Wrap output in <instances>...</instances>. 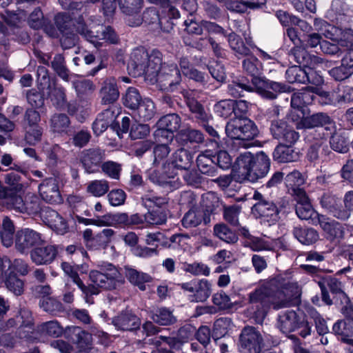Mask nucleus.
I'll list each match as a JSON object with an SVG mask.
<instances>
[{
	"label": "nucleus",
	"mask_w": 353,
	"mask_h": 353,
	"mask_svg": "<svg viewBox=\"0 0 353 353\" xmlns=\"http://www.w3.org/2000/svg\"><path fill=\"white\" fill-rule=\"evenodd\" d=\"M37 81L39 90L46 92V89H50L51 85L54 83L52 82L48 75V70L45 66H39L37 68Z\"/></svg>",
	"instance_id": "603ef678"
},
{
	"label": "nucleus",
	"mask_w": 353,
	"mask_h": 353,
	"mask_svg": "<svg viewBox=\"0 0 353 353\" xmlns=\"http://www.w3.org/2000/svg\"><path fill=\"white\" fill-rule=\"evenodd\" d=\"M141 96L134 88H129L124 98V105L130 109H137L141 104Z\"/></svg>",
	"instance_id": "09e8293b"
},
{
	"label": "nucleus",
	"mask_w": 353,
	"mask_h": 353,
	"mask_svg": "<svg viewBox=\"0 0 353 353\" xmlns=\"http://www.w3.org/2000/svg\"><path fill=\"white\" fill-rule=\"evenodd\" d=\"M330 143L332 149L337 152L345 153L348 151V141L340 134L332 135Z\"/></svg>",
	"instance_id": "4d7b16f0"
},
{
	"label": "nucleus",
	"mask_w": 353,
	"mask_h": 353,
	"mask_svg": "<svg viewBox=\"0 0 353 353\" xmlns=\"http://www.w3.org/2000/svg\"><path fill=\"white\" fill-rule=\"evenodd\" d=\"M46 93L50 96L51 100L57 105L62 106L66 101L65 90L63 88L52 83L50 89H46Z\"/></svg>",
	"instance_id": "a18cd8bd"
},
{
	"label": "nucleus",
	"mask_w": 353,
	"mask_h": 353,
	"mask_svg": "<svg viewBox=\"0 0 353 353\" xmlns=\"http://www.w3.org/2000/svg\"><path fill=\"white\" fill-rule=\"evenodd\" d=\"M65 336L77 344L78 353H89L92 348V336L79 327H68Z\"/></svg>",
	"instance_id": "dca6fc26"
},
{
	"label": "nucleus",
	"mask_w": 353,
	"mask_h": 353,
	"mask_svg": "<svg viewBox=\"0 0 353 353\" xmlns=\"http://www.w3.org/2000/svg\"><path fill=\"white\" fill-rule=\"evenodd\" d=\"M52 67L58 75L65 81L69 80V74L64 63V58L61 54H57L52 61Z\"/></svg>",
	"instance_id": "6e6d98bb"
},
{
	"label": "nucleus",
	"mask_w": 353,
	"mask_h": 353,
	"mask_svg": "<svg viewBox=\"0 0 353 353\" xmlns=\"http://www.w3.org/2000/svg\"><path fill=\"white\" fill-rule=\"evenodd\" d=\"M24 213L36 214L42 212L41 202L37 196L32 193H28L24 200Z\"/></svg>",
	"instance_id": "79ce46f5"
},
{
	"label": "nucleus",
	"mask_w": 353,
	"mask_h": 353,
	"mask_svg": "<svg viewBox=\"0 0 353 353\" xmlns=\"http://www.w3.org/2000/svg\"><path fill=\"white\" fill-rule=\"evenodd\" d=\"M214 112L220 117H227L234 109V101L232 100H222L214 105Z\"/></svg>",
	"instance_id": "0e129e2a"
},
{
	"label": "nucleus",
	"mask_w": 353,
	"mask_h": 353,
	"mask_svg": "<svg viewBox=\"0 0 353 353\" xmlns=\"http://www.w3.org/2000/svg\"><path fill=\"white\" fill-rule=\"evenodd\" d=\"M184 96L187 98V104L190 111L195 114L196 117L202 121L208 120V114L205 112L201 105L193 98L190 97L188 92L184 94Z\"/></svg>",
	"instance_id": "5fc2aeb1"
},
{
	"label": "nucleus",
	"mask_w": 353,
	"mask_h": 353,
	"mask_svg": "<svg viewBox=\"0 0 353 353\" xmlns=\"http://www.w3.org/2000/svg\"><path fill=\"white\" fill-rule=\"evenodd\" d=\"M285 182L289 191H292L291 194L294 198L296 197V190L305 192L300 188V186L304 183V179L301 174L297 170H294L288 174L285 179Z\"/></svg>",
	"instance_id": "72a5a7b5"
},
{
	"label": "nucleus",
	"mask_w": 353,
	"mask_h": 353,
	"mask_svg": "<svg viewBox=\"0 0 353 353\" xmlns=\"http://www.w3.org/2000/svg\"><path fill=\"white\" fill-rule=\"evenodd\" d=\"M228 43L232 49L240 55H248L250 49L238 38L236 34L232 32L228 35Z\"/></svg>",
	"instance_id": "864d4df0"
},
{
	"label": "nucleus",
	"mask_w": 353,
	"mask_h": 353,
	"mask_svg": "<svg viewBox=\"0 0 353 353\" xmlns=\"http://www.w3.org/2000/svg\"><path fill=\"white\" fill-rule=\"evenodd\" d=\"M319 95L325 97L327 101L325 103L337 104L347 103L353 101V88L348 86H340L336 90L331 93L321 91Z\"/></svg>",
	"instance_id": "5701e85b"
},
{
	"label": "nucleus",
	"mask_w": 353,
	"mask_h": 353,
	"mask_svg": "<svg viewBox=\"0 0 353 353\" xmlns=\"http://www.w3.org/2000/svg\"><path fill=\"white\" fill-rule=\"evenodd\" d=\"M102 271L92 270L90 272L89 277L91 283L88 286H85L83 283V288H81V290L86 297L98 294L100 289H115L124 282L122 274L113 265L107 264Z\"/></svg>",
	"instance_id": "39448f33"
},
{
	"label": "nucleus",
	"mask_w": 353,
	"mask_h": 353,
	"mask_svg": "<svg viewBox=\"0 0 353 353\" xmlns=\"http://www.w3.org/2000/svg\"><path fill=\"white\" fill-rule=\"evenodd\" d=\"M319 225L327 239L333 240L343 236V226L337 221L331 220L324 215L319 218L317 225Z\"/></svg>",
	"instance_id": "b1692460"
},
{
	"label": "nucleus",
	"mask_w": 353,
	"mask_h": 353,
	"mask_svg": "<svg viewBox=\"0 0 353 353\" xmlns=\"http://www.w3.org/2000/svg\"><path fill=\"white\" fill-rule=\"evenodd\" d=\"M100 94L103 104L113 103L118 99L119 92L114 78H108L103 81Z\"/></svg>",
	"instance_id": "cd10ccee"
},
{
	"label": "nucleus",
	"mask_w": 353,
	"mask_h": 353,
	"mask_svg": "<svg viewBox=\"0 0 353 353\" xmlns=\"http://www.w3.org/2000/svg\"><path fill=\"white\" fill-rule=\"evenodd\" d=\"M244 70L252 76V84L256 92L263 98L274 99L281 92L288 91L287 85L279 82L258 77L261 66L258 59L254 57L245 59L243 62Z\"/></svg>",
	"instance_id": "20e7f679"
},
{
	"label": "nucleus",
	"mask_w": 353,
	"mask_h": 353,
	"mask_svg": "<svg viewBox=\"0 0 353 353\" xmlns=\"http://www.w3.org/2000/svg\"><path fill=\"white\" fill-rule=\"evenodd\" d=\"M203 221L205 224L210 223V215L207 216V212L202 208H194L185 214L181 222L184 228H191L198 226Z\"/></svg>",
	"instance_id": "393cba45"
},
{
	"label": "nucleus",
	"mask_w": 353,
	"mask_h": 353,
	"mask_svg": "<svg viewBox=\"0 0 353 353\" xmlns=\"http://www.w3.org/2000/svg\"><path fill=\"white\" fill-rule=\"evenodd\" d=\"M225 132L232 140L230 143L232 150L239 148H247L251 144L249 142L255 138L259 130L254 123L248 118H236L228 123Z\"/></svg>",
	"instance_id": "423d86ee"
},
{
	"label": "nucleus",
	"mask_w": 353,
	"mask_h": 353,
	"mask_svg": "<svg viewBox=\"0 0 353 353\" xmlns=\"http://www.w3.org/2000/svg\"><path fill=\"white\" fill-rule=\"evenodd\" d=\"M293 233L296 239L304 245L312 244L316 242L319 239L317 232L312 228L304 229L301 228H295Z\"/></svg>",
	"instance_id": "473e14b6"
},
{
	"label": "nucleus",
	"mask_w": 353,
	"mask_h": 353,
	"mask_svg": "<svg viewBox=\"0 0 353 353\" xmlns=\"http://www.w3.org/2000/svg\"><path fill=\"white\" fill-rule=\"evenodd\" d=\"M114 325L121 330H132L139 327V319L131 313L120 314L112 320Z\"/></svg>",
	"instance_id": "7c9ffc66"
},
{
	"label": "nucleus",
	"mask_w": 353,
	"mask_h": 353,
	"mask_svg": "<svg viewBox=\"0 0 353 353\" xmlns=\"http://www.w3.org/2000/svg\"><path fill=\"white\" fill-rule=\"evenodd\" d=\"M180 67L183 75L189 77L190 79H194L196 81H203L204 79L203 74L193 69L188 61L187 59L183 58L180 61Z\"/></svg>",
	"instance_id": "de8ad7c7"
},
{
	"label": "nucleus",
	"mask_w": 353,
	"mask_h": 353,
	"mask_svg": "<svg viewBox=\"0 0 353 353\" xmlns=\"http://www.w3.org/2000/svg\"><path fill=\"white\" fill-rule=\"evenodd\" d=\"M232 322L228 318H220L214 323V333L218 338L223 336L231 328Z\"/></svg>",
	"instance_id": "bf43d9fd"
},
{
	"label": "nucleus",
	"mask_w": 353,
	"mask_h": 353,
	"mask_svg": "<svg viewBox=\"0 0 353 353\" xmlns=\"http://www.w3.org/2000/svg\"><path fill=\"white\" fill-rule=\"evenodd\" d=\"M39 192L46 202L50 203H59L62 201L60 193V183L55 177H49L42 181L39 185Z\"/></svg>",
	"instance_id": "2eb2a0df"
},
{
	"label": "nucleus",
	"mask_w": 353,
	"mask_h": 353,
	"mask_svg": "<svg viewBox=\"0 0 353 353\" xmlns=\"http://www.w3.org/2000/svg\"><path fill=\"white\" fill-rule=\"evenodd\" d=\"M114 112L110 109L104 110L99 114L92 124L94 133L99 136L107 130L108 126L114 121Z\"/></svg>",
	"instance_id": "c756f323"
},
{
	"label": "nucleus",
	"mask_w": 353,
	"mask_h": 353,
	"mask_svg": "<svg viewBox=\"0 0 353 353\" xmlns=\"http://www.w3.org/2000/svg\"><path fill=\"white\" fill-rule=\"evenodd\" d=\"M299 320L296 312L288 310L279 316L277 326L284 334H288L296 330Z\"/></svg>",
	"instance_id": "c85d7f7f"
},
{
	"label": "nucleus",
	"mask_w": 353,
	"mask_h": 353,
	"mask_svg": "<svg viewBox=\"0 0 353 353\" xmlns=\"http://www.w3.org/2000/svg\"><path fill=\"white\" fill-rule=\"evenodd\" d=\"M320 92L317 88L307 87L300 92L294 93L291 98V106L294 109L301 110L312 102L314 92L319 94Z\"/></svg>",
	"instance_id": "a878e982"
},
{
	"label": "nucleus",
	"mask_w": 353,
	"mask_h": 353,
	"mask_svg": "<svg viewBox=\"0 0 353 353\" xmlns=\"http://www.w3.org/2000/svg\"><path fill=\"white\" fill-rule=\"evenodd\" d=\"M192 157L190 153L183 148H180L174 152L171 157L170 170L168 172V181H175V176L178 170H188L192 165ZM177 181V180H176ZM176 188L179 187V183L176 182ZM172 189V188H170ZM175 189V188H173Z\"/></svg>",
	"instance_id": "9b49d317"
},
{
	"label": "nucleus",
	"mask_w": 353,
	"mask_h": 353,
	"mask_svg": "<svg viewBox=\"0 0 353 353\" xmlns=\"http://www.w3.org/2000/svg\"><path fill=\"white\" fill-rule=\"evenodd\" d=\"M254 212H257L263 222L269 225L274 224L279 219V210L274 203L262 201L255 204L252 208Z\"/></svg>",
	"instance_id": "412c9836"
},
{
	"label": "nucleus",
	"mask_w": 353,
	"mask_h": 353,
	"mask_svg": "<svg viewBox=\"0 0 353 353\" xmlns=\"http://www.w3.org/2000/svg\"><path fill=\"white\" fill-rule=\"evenodd\" d=\"M213 230L214 236L226 243H234L238 240V237L235 233L223 223L215 225Z\"/></svg>",
	"instance_id": "4c0bfd02"
},
{
	"label": "nucleus",
	"mask_w": 353,
	"mask_h": 353,
	"mask_svg": "<svg viewBox=\"0 0 353 353\" xmlns=\"http://www.w3.org/2000/svg\"><path fill=\"white\" fill-rule=\"evenodd\" d=\"M325 143L323 140L321 139L311 145L307 153L308 161L315 162L319 159L320 154H328L329 151L325 148L326 146Z\"/></svg>",
	"instance_id": "c03bdc74"
},
{
	"label": "nucleus",
	"mask_w": 353,
	"mask_h": 353,
	"mask_svg": "<svg viewBox=\"0 0 353 353\" xmlns=\"http://www.w3.org/2000/svg\"><path fill=\"white\" fill-rule=\"evenodd\" d=\"M143 0H121L120 6L122 11L126 14H133L141 11Z\"/></svg>",
	"instance_id": "8fccbe9b"
},
{
	"label": "nucleus",
	"mask_w": 353,
	"mask_h": 353,
	"mask_svg": "<svg viewBox=\"0 0 353 353\" xmlns=\"http://www.w3.org/2000/svg\"><path fill=\"white\" fill-rule=\"evenodd\" d=\"M292 52L296 63L303 64L307 67V70H310V68L314 70L323 63L322 58L315 55H309L301 48H294Z\"/></svg>",
	"instance_id": "bb28decb"
},
{
	"label": "nucleus",
	"mask_w": 353,
	"mask_h": 353,
	"mask_svg": "<svg viewBox=\"0 0 353 353\" xmlns=\"http://www.w3.org/2000/svg\"><path fill=\"white\" fill-rule=\"evenodd\" d=\"M270 166L269 157L263 152L255 156L250 152L241 154L234 166V176L239 182H255L267 175Z\"/></svg>",
	"instance_id": "7ed1b4c3"
},
{
	"label": "nucleus",
	"mask_w": 353,
	"mask_h": 353,
	"mask_svg": "<svg viewBox=\"0 0 353 353\" xmlns=\"http://www.w3.org/2000/svg\"><path fill=\"white\" fill-rule=\"evenodd\" d=\"M79 32L88 41L97 46L100 41L115 43L118 41V37L114 30L110 26H103L98 25L92 30L82 25L78 28Z\"/></svg>",
	"instance_id": "6e6552de"
},
{
	"label": "nucleus",
	"mask_w": 353,
	"mask_h": 353,
	"mask_svg": "<svg viewBox=\"0 0 353 353\" xmlns=\"http://www.w3.org/2000/svg\"><path fill=\"white\" fill-rule=\"evenodd\" d=\"M70 123V119L67 115L54 114L51 119L50 127L54 132L61 133L66 132Z\"/></svg>",
	"instance_id": "37998d69"
},
{
	"label": "nucleus",
	"mask_w": 353,
	"mask_h": 353,
	"mask_svg": "<svg viewBox=\"0 0 353 353\" xmlns=\"http://www.w3.org/2000/svg\"><path fill=\"white\" fill-rule=\"evenodd\" d=\"M58 253V246L47 245L33 249L30 252V258L32 261L37 265H48L54 261Z\"/></svg>",
	"instance_id": "a211bd4d"
},
{
	"label": "nucleus",
	"mask_w": 353,
	"mask_h": 353,
	"mask_svg": "<svg viewBox=\"0 0 353 353\" xmlns=\"http://www.w3.org/2000/svg\"><path fill=\"white\" fill-rule=\"evenodd\" d=\"M77 219L79 223H83L85 225H94L98 227L108 226L112 223V219L109 214L97 216L94 219H87L77 216Z\"/></svg>",
	"instance_id": "3c124183"
},
{
	"label": "nucleus",
	"mask_w": 353,
	"mask_h": 353,
	"mask_svg": "<svg viewBox=\"0 0 353 353\" xmlns=\"http://www.w3.org/2000/svg\"><path fill=\"white\" fill-rule=\"evenodd\" d=\"M246 246L255 252L269 250L271 249V245L268 242L261 238L255 236L250 237L247 240Z\"/></svg>",
	"instance_id": "e2e57ef3"
},
{
	"label": "nucleus",
	"mask_w": 353,
	"mask_h": 353,
	"mask_svg": "<svg viewBox=\"0 0 353 353\" xmlns=\"http://www.w3.org/2000/svg\"><path fill=\"white\" fill-rule=\"evenodd\" d=\"M321 205L335 218L343 220L347 216V212L343 210L340 198L332 193H324L320 200Z\"/></svg>",
	"instance_id": "aec40b11"
},
{
	"label": "nucleus",
	"mask_w": 353,
	"mask_h": 353,
	"mask_svg": "<svg viewBox=\"0 0 353 353\" xmlns=\"http://www.w3.org/2000/svg\"><path fill=\"white\" fill-rule=\"evenodd\" d=\"M285 76L290 83H307V70L299 66L294 65L286 70Z\"/></svg>",
	"instance_id": "ea45409f"
},
{
	"label": "nucleus",
	"mask_w": 353,
	"mask_h": 353,
	"mask_svg": "<svg viewBox=\"0 0 353 353\" xmlns=\"http://www.w3.org/2000/svg\"><path fill=\"white\" fill-rule=\"evenodd\" d=\"M109 182L105 179L93 180L88 183L87 192L95 197L105 195L109 190Z\"/></svg>",
	"instance_id": "f704fd0d"
},
{
	"label": "nucleus",
	"mask_w": 353,
	"mask_h": 353,
	"mask_svg": "<svg viewBox=\"0 0 353 353\" xmlns=\"http://www.w3.org/2000/svg\"><path fill=\"white\" fill-rule=\"evenodd\" d=\"M42 241L41 234L30 229L18 231L15 239V248L21 253L27 252L31 247Z\"/></svg>",
	"instance_id": "f3484780"
},
{
	"label": "nucleus",
	"mask_w": 353,
	"mask_h": 353,
	"mask_svg": "<svg viewBox=\"0 0 353 353\" xmlns=\"http://www.w3.org/2000/svg\"><path fill=\"white\" fill-rule=\"evenodd\" d=\"M130 75L137 77L145 75L150 83H158L161 90H172L181 80L180 71L174 63H161V54L152 52L148 54L143 50H136L128 64Z\"/></svg>",
	"instance_id": "f257e3e1"
},
{
	"label": "nucleus",
	"mask_w": 353,
	"mask_h": 353,
	"mask_svg": "<svg viewBox=\"0 0 353 353\" xmlns=\"http://www.w3.org/2000/svg\"><path fill=\"white\" fill-rule=\"evenodd\" d=\"M145 221L152 225H161L165 223L166 214L160 209L148 212L145 214Z\"/></svg>",
	"instance_id": "680f3d73"
},
{
	"label": "nucleus",
	"mask_w": 353,
	"mask_h": 353,
	"mask_svg": "<svg viewBox=\"0 0 353 353\" xmlns=\"http://www.w3.org/2000/svg\"><path fill=\"white\" fill-rule=\"evenodd\" d=\"M61 267L64 273L68 275L72 280L73 283L81 290V288H83V281L77 273L76 266L74 267L67 262H63L61 263Z\"/></svg>",
	"instance_id": "69168bd1"
},
{
	"label": "nucleus",
	"mask_w": 353,
	"mask_h": 353,
	"mask_svg": "<svg viewBox=\"0 0 353 353\" xmlns=\"http://www.w3.org/2000/svg\"><path fill=\"white\" fill-rule=\"evenodd\" d=\"M296 214L302 220L310 221L313 225H317L319 218L321 214L317 213L312 208L305 192L296 190Z\"/></svg>",
	"instance_id": "4468645a"
},
{
	"label": "nucleus",
	"mask_w": 353,
	"mask_h": 353,
	"mask_svg": "<svg viewBox=\"0 0 353 353\" xmlns=\"http://www.w3.org/2000/svg\"><path fill=\"white\" fill-rule=\"evenodd\" d=\"M42 332L52 336L58 337L62 334L63 330L57 321H48L43 323L40 326Z\"/></svg>",
	"instance_id": "052dcab7"
},
{
	"label": "nucleus",
	"mask_w": 353,
	"mask_h": 353,
	"mask_svg": "<svg viewBox=\"0 0 353 353\" xmlns=\"http://www.w3.org/2000/svg\"><path fill=\"white\" fill-rule=\"evenodd\" d=\"M273 156L279 162H292L296 161L299 152L295 151L290 145L279 144L274 150Z\"/></svg>",
	"instance_id": "2f4dec72"
},
{
	"label": "nucleus",
	"mask_w": 353,
	"mask_h": 353,
	"mask_svg": "<svg viewBox=\"0 0 353 353\" xmlns=\"http://www.w3.org/2000/svg\"><path fill=\"white\" fill-rule=\"evenodd\" d=\"M263 338L254 327H245L240 336L241 351L243 353H259L261 351Z\"/></svg>",
	"instance_id": "f8f14e48"
},
{
	"label": "nucleus",
	"mask_w": 353,
	"mask_h": 353,
	"mask_svg": "<svg viewBox=\"0 0 353 353\" xmlns=\"http://www.w3.org/2000/svg\"><path fill=\"white\" fill-rule=\"evenodd\" d=\"M114 234L112 229H104L94 236V244L92 248H104L110 242L111 237Z\"/></svg>",
	"instance_id": "13d9d810"
},
{
	"label": "nucleus",
	"mask_w": 353,
	"mask_h": 353,
	"mask_svg": "<svg viewBox=\"0 0 353 353\" xmlns=\"http://www.w3.org/2000/svg\"><path fill=\"white\" fill-rule=\"evenodd\" d=\"M125 275L130 283L137 285L141 290L145 289V283L150 281V276L148 274L139 272L132 268H126Z\"/></svg>",
	"instance_id": "c9c22d12"
},
{
	"label": "nucleus",
	"mask_w": 353,
	"mask_h": 353,
	"mask_svg": "<svg viewBox=\"0 0 353 353\" xmlns=\"http://www.w3.org/2000/svg\"><path fill=\"white\" fill-rule=\"evenodd\" d=\"M276 279L263 283L249 294L248 312L257 323H262L270 305L279 310L290 305L291 301L299 294L296 283L288 282L281 290L275 289Z\"/></svg>",
	"instance_id": "f03ea898"
},
{
	"label": "nucleus",
	"mask_w": 353,
	"mask_h": 353,
	"mask_svg": "<svg viewBox=\"0 0 353 353\" xmlns=\"http://www.w3.org/2000/svg\"><path fill=\"white\" fill-rule=\"evenodd\" d=\"M324 128L327 132L324 136H328L335 132V124L325 113L319 112L303 118L298 123V129Z\"/></svg>",
	"instance_id": "ddd939ff"
},
{
	"label": "nucleus",
	"mask_w": 353,
	"mask_h": 353,
	"mask_svg": "<svg viewBox=\"0 0 353 353\" xmlns=\"http://www.w3.org/2000/svg\"><path fill=\"white\" fill-rule=\"evenodd\" d=\"M42 134L43 130L40 126L30 127L26 131L25 139L28 144L34 145L41 140Z\"/></svg>",
	"instance_id": "338daca9"
},
{
	"label": "nucleus",
	"mask_w": 353,
	"mask_h": 353,
	"mask_svg": "<svg viewBox=\"0 0 353 353\" xmlns=\"http://www.w3.org/2000/svg\"><path fill=\"white\" fill-rule=\"evenodd\" d=\"M184 292H188L191 302L205 301L211 294V284L206 279L193 280L178 285Z\"/></svg>",
	"instance_id": "9d476101"
},
{
	"label": "nucleus",
	"mask_w": 353,
	"mask_h": 353,
	"mask_svg": "<svg viewBox=\"0 0 353 353\" xmlns=\"http://www.w3.org/2000/svg\"><path fill=\"white\" fill-rule=\"evenodd\" d=\"M104 152L100 149H89L83 151L81 161L87 172L94 173L101 168Z\"/></svg>",
	"instance_id": "4be33fe9"
},
{
	"label": "nucleus",
	"mask_w": 353,
	"mask_h": 353,
	"mask_svg": "<svg viewBox=\"0 0 353 353\" xmlns=\"http://www.w3.org/2000/svg\"><path fill=\"white\" fill-rule=\"evenodd\" d=\"M1 263L4 267L8 265V274H15L14 272H17L21 275H26L28 272V264L21 259H15L13 262H11L9 259L5 258L1 261Z\"/></svg>",
	"instance_id": "a19ab883"
},
{
	"label": "nucleus",
	"mask_w": 353,
	"mask_h": 353,
	"mask_svg": "<svg viewBox=\"0 0 353 353\" xmlns=\"http://www.w3.org/2000/svg\"><path fill=\"white\" fill-rule=\"evenodd\" d=\"M152 319L155 323L161 325H169L176 321L172 312L164 307L157 309L152 314Z\"/></svg>",
	"instance_id": "58836bf2"
},
{
	"label": "nucleus",
	"mask_w": 353,
	"mask_h": 353,
	"mask_svg": "<svg viewBox=\"0 0 353 353\" xmlns=\"http://www.w3.org/2000/svg\"><path fill=\"white\" fill-rule=\"evenodd\" d=\"M138 114L143 121L150 120L156 114V108L153 101L145 98L141 101V104L137 108Z\"/></svg>",
	"instance_id": "e433bc0d"
},
{
	"label": "nucleus",
	"mask_w": 353,
	"mask_h": 353,
	"mask_svg": "<svg viewBox=\"0 0 353 353\" xmlns=\"http://www.w3.org/2000/svg\"><path fill=\"white\" fill-rule=\"evenodd\" d=\"M170 150L166 143L159 144L154 148V161L149 170L150 180L160 185H168L176 188V181H168V172L170 170V164L167 157Z\"/></svg>",
	"instance_id": "0eeeda50"
},
{
	"label": "nucleus",
	"mask_w": 353,
	"mask_h": 353,
	"mask_svg": "<svg viewBox=\"0 0 353 353\" xmlns=\"http://www.w3.org/2000/svg\"><path fill=\"white\" fill-rule=\"evenodd\" d=\"M5 284L8 290L15 295H20L23 292V282L17 278L16 274H8L6 276Z\"/></svg>",
	"instance_id": "49530a36"
},
{
	"label": "nucleus",
	"mask_w": 353,
	"mask_h": 353,
	"mask_svg": "<svg viewBox=\"0 0 353 353\" xmlns=\"http://www.w3.org/2000/svg\"><path fill=\"white\" fill-rule=\"evenodd\" d=\"M181 126V118L178 114H170L161 117L157 123V129L154 136L158 141H170L174 137L173 133Z\"/></svg>",
	"instance_id": "1a4fd4ad"
},
{
	"label": "nucleus",
	"mask_w": 353,
	"mask_h": 353,
	"mask_svg": "<svg viewBox=\"0 0 353 353\" xmlns=\"http://www.w3.org/2000/svg\"><path fill=\"white\" fill-rule=\"evenodd\" d=\"M329 73L335 80L343 81L351 75L352 70L347 65H345L341 61V65L332 68Z\"/></svg>",
	"instance_id": "774afa93"
},
{
	"label": "nucleus",
	"mask_w": 353,
	"mask_h": 353,
	"mask_svg": "<svg viewBox=\"0 0 353 353\" xmlns=\"http://www.w3.org/2000/svg\"><path fill=\"white\" fill-rule=\"evenodd\" d=\"M41 217L46 225L59 234H64L68 231L66 221L57 212L46 208L41 212Z\"/></svg>",
	"instance_id": "6ab92c4d"
}]
</instances>
